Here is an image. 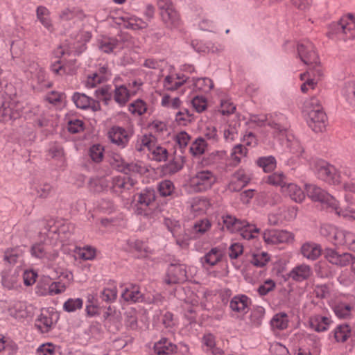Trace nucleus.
<instances>
[{
	"instance_id": "obj_16",
	"label": "nucleus",
	"mask_w": 355,
	"mask_h": 355,
	"mask_svg": "<svg viewBox=\"0 0 355 355\" xmlns=\"http://www.w3.org/2000/svg\"><path fill=\"white\" fill-rule=\"evenodd\" d=\"M251 304V299L243 294L236 295L230 301L231 311L236 317L245 315L249 311Z\"/></svg>"
},
{
	"instance_id": "obj_3",
	"label": "nucleus",
	"mask_w": 355,
	"mask_h": 355,
	"mask_svg": "<svg viewBox=\"0 0 355 355\" xmlns=\"http://www.w3.org/2000/svg\"><path fill=\"white\" fill-rule=\"evenodd\" d=\"M217 182L218 177L214 171L200 168L190 175L184 189L189 193H204L211 189Z\"/></svg>"
},
{
	"instance_id": "obj_32",
	"label": "nucleus",
	"mask_w": 355,
	"mask_h": 355,
	"mask_svg": "<svg viewBox=\"0 0 355 355\" xmlns=\"http://www.w3.org/2000/svg\"><path fill=\"white\" fill-rule=\"evenodd\" d=\"M19 273L16 269L5 270L1 273V282L4 287L12 289L17 286Z\"/></svg>"
},
{
	"instance_id": "obj_57",
	"label": "nucleus",
	"mask_w": 355,
	"mask_h": 355,
	"mask_svg": "<svg viewBox=\"0 0 355 355\" xmlns=\"http://www.w3.org/2000/svg\"><path fill=\"white\" fill-rule=\"evenodd\" d=\"M351 335L350 327L347 324L338 326L334 330V337L338 342H345Z\"/></svg>"
},
{
	"instance_id": "obj_25",
	"label": "nucleus",
	"mask_w": 355,
	"mask_h": 355,
	"mask_svg": "<svg viewBox=\"0 0 355 355\" xmlns=\"http://www.w3.org/2000/svg\"><path fill=\"white\" fill-rule=\"evenodd\" d=\"M111 76L110 71L106 66L101 67L96 72L89 75L85 81V86L88 88H94L98 84L107 80Z\"/></svg>"
},
{
	"instance_id": "obj_46",
	"label": "nucleus",
	"mask_w": 355,
	"mask_h": 355,
	"mask_svg": "<svg viewBox=\"0 0 355 355\" xmlns=\"http://www.w3.org/2000/svg\"><path fill=\"white\" fill-rule=\"evenodd\" d=\"M36 15L40 22L49 31L53 30V26L50 17L49 10L44 6H38L36 10Z\"/></svg>"
},
{
	"instance_id": "obj_55",
	"label": "nucleus",
	"mask_w": 355,
	"mask_h": 355,
	"mask_svg": "<svg viewBox=\"0 0 355 355\" xmlns=\"http://www.w3.org/2000/svg\"><path fill=\"white\" fill-rule=\"evenodd\" d=\"M116 40L111 37H103L98 42L99 49L105 53H110L118 46Z\"/></svg>"
},
{
	"instance_id": "obj_47",
	"label": "nucleus",
	"mask_w": 355,
	"mask_h": 355,
	"mask_svg": "<svg viewBox=\"0 0 355 355\" xmlns=\"http://www.w3.org/2000/svg\"><path fill=\"white\" fill-rule=\"evenodd\" d=\"M9 314L16 319H22L28 316L26 304L23 302H16L8 308Z\"/></svg>"
},
{
	"instance_id": "obj_39",
	"label": "nucleus",
	"mask_w": 355,
	"mask_h": 355,
	"mask_svg": "<svg viewBox=\"0 0 355 355\" xmlns=\"http://www.w3.org/2000/svg\"><path fill=\"white\" fill-rule=\"evenodd\" d=\"M302 254L308 259L315 260L321 254V247L315 243L307 242L301 248Z\"/></svg>"
},
{
	"instance_id": "obj_56",
	"label": "nucleus",
	"mask_w": 355,
	"mask_h": 355,
	"mask_svg": "<svg viewBox=\"0 0 355 355\" xmlns=\"http://www.w3.org/2000/svg\"><path fill=\"white\" fill-rule=\"evenodd\" d=\"M285 180L286 177L282 173H274L264 178V181L266 183L273 186L281 187V191H282V186L286 184Z\"/></svg>"
},
{
	"instance_id": "obj_14",
	"label": "nucleus",
	"mask_w": 355,
	"mask_h": 355,
	"mask_svg": "<svg viewBox=\"0 0 355 355\" xmlns=\"http://www.w3.org/2000/svg\"><path fill=\"white\" fill-rule=\"evenodd\" d=\"M155 193L153 189H146L141 192L137 198L135 197L132 208L137 214L148 215V207L155 201Z\"/></svg>"
},
{
	"instance_id": "obj_50",
	"label": "nucleus",
	"mask_w": 355,
	"mask_h": 355,
	"mask_svg": "<svg viewBox=\"0 0 355 355\" xmlns=\"http://www.w3.org/2000/svg\"><path fill=\"white\" fill-rule=\"evenodd\" d=\"M24 251L20 247L8 248L4 252L3 259L10 264H15L21 257Z\"/></svg>"
},
{
	"instance_id": "obj_24",
	"label": "nucleus",
	"mask_w": 355,
	"mask_h": 355,
	"mask_svg": "<svg viewBox=\"0 0 355 355\" xmlns=\"http://www.w3.org/2000/svg\"><path fill=\"white\" fill-rule=\"evenodd\" d=\"M348 297L345 295H340L334 300H331L330 306L333 309L335 314L340 318H344L349 315L352 306L347 304Z\"/></svg>"
},
{
	"instance_id": "obj_63",
	"label": "nucleus",
	"mask_w": 355,
	"mask_h": 355,
	"mask_svg": "<svg viewBox=\"0 0 355 355\" xmlns=\"http://www.w3.org/2000/svg\"><path fill=\"white\" fill-rule=\"evenodd\" d=\"M104 148L101 145H93L89 149V156L95 162H100L103 158Z\"/></svg>"
},
{
	"instance_id": "obj_44",
	"label": "nucleus",
	"mask_w": 355,
	"mask_h": 355,
	"mask_svg": "<svg viewBox=\"0 0 355 355\" xmlns=\"http://www.w3.org/2000/svg\"><path fill=\"white\" fill-rule=\"evenodd\" d=\"M341 94L346 102L355 110V80L345 83L342 87Z\"/></svg>"
},
{
	"instance_id": "obj_51",
	"label": "nucleus",
	"mask_w": 355,
	"mask_h": 355,
	"mask_svg": "<svg viewBox=\"0 0 355 355\" xmlns=\"http://www.w3.org/2000/svg\"><path fill=\"white\" fill-rule=\"evenodd\" d=\"M161 105L166 108L177 110L180 107L182 102L178 96L163 94Z\"/></svg>"
},
{
	"instance_id": "obj_42",
	"label": "nucleus",
	"mask_w": 355,
	"mask_h": 355,
	"mask_svg": "<svg viewBox=\"0 0 355 355\" xmlns=\"http://www.w3.org/2000/svg\"><path fill=\"white\" fill-rule=\"evenodd\" d=\"M189 83L192 82L193 90L196 92H201L207 93L214 87L212 80L208 78H192L191 80H189Z\"/></svg>"
},
{
	"instance_id": "obj_29",
	"label": "nucleus",
	"mask_w": 355,
	"mask_h": 355,
	"mask_svg": "<svg viewBox=\"0 0 355 355\" xmlns=\"http://www.w3.org/2000/svg\"><path fill=\"white\" fill-rule=\"evenodd\" d=\"M202 347L207 355H223L224 352L216 346V340L211 334H205L202 339Z\"/></svg>"
},
{
	"instance_id": "obj_30",
	"label": "nucleus",
	"mask_w": 355,
	"mask_h": 355,
	"mask_svg": "<svg viewBox=\"0 0 355 355\" xmlns=\"http://www.w3.org/2000/svg\"><path fill=\"white\" fill-rule=\"evenodd\" d=\"M112 142L124 147L128 142L129 136L128 132L119 126H113L108 132Z\"/></svg>"
},
{
	"instance_id": "obj_1",
	"label": "nucleus",
	"mask_w": 355,
	"mask_h": 355,
	"mask_svg": "<svg viewBox=\"0 0 355 355\" xmlns=\"http://www.w3.org/2000/svg\"><path fill=\"white\" fill-rule=\"evenodd\" d=\"M59 234L53 230L47 234V238L42 243H35L32 245L31 253L33 257L42 259L49 266L56 261L62 244L58 240Z\"/></svg>"
},
{
	"instance_id": "obj_8",
	"label": "nucleus",
	"mask_w": 355,
	"mask_h": 355,
	"mask_svg": "<svg viewBox=\"0 0 355 355\" xmlns=\"http://www.w3.org/2000/svg\"><path fill=\"white\" fill-rule=\"evenodd\" d=\"M196 272L195 267L172 263L166 270L164 282L167 284H182L190 280Z\"/></svg>"
},
{
	"instance_id": "obj_7",
	"label": "nucleus",
	"mask_w": 355,
	"mask_h": 355,
	"mask_svg": "<svg viewBox=\"0 0 355 355\" xmlns=\"http://www.w3.org/2000/svg\"><path fill=\"white\" fill-rule=\"evenodd\" d=\"M328 36L347 40L355 39V15L347 14L343 16L338 22L329 26Z\"/></svg>"
},
{
	"instance_id": "obj_41",
	"label": "nucleus",
	"mask_w": 355,
	"mask_h": 355,
	"mask_svg": "<svg viewBox=\"0 0 355 355\" xmlns=\"http://www.w3.org/2000/svg\"><path fill=\"white\" fill-rule=\"evenodd\" d=\"M166 225L168 227V230L171 231L173 236L176 239L177 243L182 248H184L188 245V240L189 236H184L182 238L180 237V232L182 230V228L180 225L178 224V222H175L174 225L173 224V222L169 220L166 219L165 221Z\"/></svg>"
},
{
	"instance_id": "obj_53",
	"label": "nucleus",
	"mask_w": 355,
	"mask_h": 355,
	"mask_svg": "<svg viewBox=\"0 0 355 355\" xmlns=\"http://www.w3.org/2000/svg\"><path fill=\"white\" fill-rule=\"evenodd\" d=\"M76 258L83 260H92L96 257V250L91 246L76 248L74 250Z\"/></svg>"
},
{
	"instance_id": "obj_4",
	"label": "nucleus",
	"mask_w": 355,
	"mask_h": 355,
	"mask_svg": "<svg viewBox=\"0 0 355 355\" xmlns=\"http://www.w3.org/2000/svg\"><path fill=\"white\" fill-rule=\"evenodd\" d=\"M303 112L308 125L315 132L325 130L327 117L322 110L320 100L313 96L304 103Z\"/></svg>"
},
{
	"instance_id": "obj_64",
	"label": "nucleus",
	"mask_w": 355,
	"mask_h": 355,
	"mask_svg": "<svg viewBox=\"0 0 355 355\" xmlns=\"http://www.w3.org/2000/svg\"><path fill=\"white\" fill-rule=\"evenodd\" d=\"M97 97L103 101L105 105H108L112 100V92L110 91V87L103 86L96 91Z\"/></svg>"
},
{
	"instance_id": "obj_52",
	"label": "nucleus",
	"mask_w": 355,
	"mask_h": 355,
	"mask_svg": "<svg viewBox=\"0 0 355 355\" xmlns=\"http://www.w3.org/2000/svg\"><path fill=\"white\" fill-rule=\"evenodd\" d=\"M265 315V309L257 306L253 308L250 315V324L254 327H259Z\"/></svg>"
},
{
	"instance_id": "obj_10",
	"label": "nucleus",
	"mask_w": 355,
	"mask_h": 355,
	"mask_svg": "<svg viewBox=\"0 0 355 355\" xmlns=\"http://www.w3.org/2000/svg\"><path fill=\"white\" fill-rule=\"evenodd\" d=\"M297 54L302 62L315 68L319 66V57L313 44L309 40L300 42L297 46Z\"/></svg>"
},
{
	"instance_id": "obj_21",
	"label": "nucleus",
	"mask_w": 355,
	"mask_h": 355,
	"mask_svg": "<svg viewBox=\"0 0 355 355\" xmlns=\"http://www.w3.org/2000/svg\"><path fill=\"white\" fill-rule=\"evenodd\" d=\"M320 233L327 237L331 242L337 245H343L346 243V231L340 230L331 225H323L320 228Z\"/></svg>"
},
{
	"instance_id": "obj_61",
	"label": "nucleus",
	"mask_w": 355,
	"mask_h": 355,
	"mask_svg": "<svg viewBox=\"0 0 355 355\" xmlns=\"http://www.w3.org/2000/svg\"><path fill=\"white\" fill-rule=\"evenodd\" d=\"M158 190L161 196H169L173 193L175 187L171 181L164 180L159 184Z\"/></svg>"
},
{
	"instance_id": "obj_62",
	"label": "nucleus",
	"mask_w": 355,
	"mask_h": 355,
	"mask_svg": "<svg viewBox=\"0 0 355 355\" xmlns=\"http://www.w3.org/2000/svg\"><path fill=\"white\" fill-rule=\"evenodd\" d=\"M207 144L202 138L197 139L190 147V152L193 155H199L204 153Z\"/></svg>"
},
{
	"instance_id": "obj_6",
	"label": "nucleus",
	"mask_w": 355,
	"mask_h": 355,
	"mask_svg": "<svg viewBox=\"0 0 355 355\" xmlns=\"http://www.w3.org/2000/svg\"><path fill=\"white\" fill-rule=\"evenodd\" d=\"M223 229L230 232H240L241 236L247 240L253 239L258 236L260 229L255 225L250 224L245 220H242L236 217L225 214L222 217Z\"/></svg>"
},
{
	"instance_id": "obj_23",
	"label": "nucleus",
	"mask_w": 355,
	"mask_h": 355,
	"mask_svg": "<svg viewBox=\"0 0 355 355\" xmlns=\"http://www.w3.org/2000/svg\"><path fill=\"white\" fill-rule=\"evenodd\" d=\"M111 164L119 171L124 173H132L133 174L141 173L142 168L137 164H127L119 155H114L111 161Z\"/></svg>"
},
{
	"instance_id": "obj_36",
	"label": "nucleus",
	"mask_w": 355,
	"mask_h": 355,
	"mask_svg": "<svg viewBox=\"0 0 355 355\" xmlns=\"http://www.w3.org/2000/svg\"><path fill=\"white\" fill-rule=\"evenodd\" d=\"M160 15L163 22L168 28H175L179 26L180 24V16L174 8L162 11Z\"/></svg>"
},
{
	"instance_id": "obj_13",
	"label": "nucleus",
	"mask_w": 355,
	"mask_h": 355,
	"mask_svg": "<svg viewBox=\"0 0 355 355\" xmlns=\"http://www.w3.org/2000/svg\"><path fill=\"white\" fill-rule=\"evenodd\" d=\"M122 297L125 301L132 302H145L146 303H158L162 301V297L159 294L150 296L142 294L139 287L136 285H130L125 288L122 293Z\"/></svg>"
},
{
	"instance_id": "obj_33",
	"label": "nucleus",
	"mask_w": 355,
	"mask_h": 355,
	"mask_svg": "<svg viewBox=\"0 0 355 355\" xmlns=\"http://www.w3.org/2000/svg\"><path fill=\"white\" fill-rule=\"evenodd\" d=\"M121 19L125 27L133 30L143 29L148 26L147 21L130 13H125L121 16Z\"/></svg>"
},
{
	"instance_id": "obj_17",
	"label": "nucleus",
	"mask_w": 355,
	"mask_h": 355,
	"mask_svg": "<svg viewBox=\"0 0 355 355\" xmlns=\"http://www.w3.org/2000/svg\"><path fill=\"white\" fill-rule=\"evenodd\" d=\"M141 86V83L134 81L128 85V88L125 85L116 86L114 91V99L119 105H124L130 96L135 95Z\"/></svg>"
},
{
	"instance_id": "obj_18",
	"label": "nucleus",
	"mask_w": 355,
	"mask_h": 355,
	"mask_svg": "<svg viewBox=\"0 0 355 355\" xmlns=\"http://www.w3.org/2000/svg\"><path fill=\"white\" fill-rule=\"evenodd\" d=\"M21 107L14 101H3L0 97V122L6 123L20 116Z\"/></svg>"
},
{
	"instance_id": "obj_9",
	"label": "nucleus",
	"mask_w": 355,
	"mask_h": 355,
	"mask_svg": "<svg viewBox=\"0 0 355 355\" xmlns=\"http://www.w3.org/2000/svg\"><path fill=\"white\" fill-rule=\"evenodd\" d=\"M311 167L319 179L330 184H338L343 181V177L337 169L324 160L314 162Z\"/></svg>"
},
{
	"instance_id": "obj_43",
	"label": "nucleus",
	"mask_w": 355,
	"mask_h": 355,
	"mask_svg": "<svg viewBox=\"0 0 355 355\" xmlns=\"http://www.w3.org/2000/svg\"><path fill=\"white\" fill-rule=\"evenodd\" d=\"M290 340L294 345H297L298 347L306 345L311 346L314 343V337L304 331L296 332L291 336Z\"/></svg>"
},
{
	"instance_id": "obj_11",
	"label": "nucleus",
	"mask_w": 355,
	"mask_h": 355,
	"mask_svg": "<svg viewBox=\"0 0 355 355\" xmlns=\"http://www.w3.org/2000/svg\"><path fill=\"white\" fill-rule=\"evenodd\" d=\"M297 212L298 209L295 206H282L268 214V223L272 225H276L293 221L296 218Z\"/></svg>"
},
{
	"instance_id": "obj_45",
	"label": "nucleus",
	"mask_w": 355,
	"mask_h": 355,
	"mask_svg": "<svg viewBox=\"0 0 355 355\" xmlns=\"http://www.w3.org/2000/svg\"><path fill=\"white\" fill-rule=\"evenodd\" d=\"M155 352L159 355L171 354L176 350V346L166 338H162L154 346Z\"/></svg>"
},
{
	"instance_id": "obj_26",
	"label": "nucleus",
	"mask_w": 355,
	"mask_h": 355,
	"mask_svg": "<svg viewBox=\"0 0 355 355\" xmlns=\"http://www.w3.org/2000/svg\"><path fill=\"white\" fill-rule=\"evenodd\" d=\"M282 192L295 202L300 203L305 199L302 188L295 183H288L282 186Z\"/></svg>"
},
{
	"instance_id": "obj_35",
	"label": "nucleus",
	"mask_w": 355,
	"mask_h": 355,
	"mask_svg": "<svg viewBox=\"0 0 355 355\" xmlns=\"http://www.w3.org/2000/svg\"><path fill=\"white\" fill-rule=\"evenodd\" d=\"M73 101L77 107L87 109L92 107L94 110L99 109V105L94 100L83 94L76 93L72 97Z\"/></svg>"
},
{
	"instance_id": "obj_34",
	"label": "nucleus",
	"mask_w": 355,
	"mask_h": 355,
	"mask_svg": "<svg viewBox=\"0 0 355 355\" xmlns=\"http://www.w3.org/2000/svg\"><path fill=\"white\" fill-rule=\"evenodd\" d=\"M156 141L155 137L151 134L139 136L135 144V149L147 155Z\"/></svg>"
},
{
	"instance_id": "obj_20",
	"label": "nucleus",
	"mask_w": 355,
	"mask_h": 355,
	"mask_svg": "<svg viewBox=\"0 0 355 355\" xmlns=\"http://www.w3.org/2000/svg\"><path fill=\"white\" fill-rule=\"evenodd\" d=\"M136 184V180L128 173L115 176L112 179V189L114 193L121 195L127 191L130 190Z\"/></svg>"
},
{
	"instance_id": "obj_60",
	"label": "nucleus",
	"mask_w": 355,
	"mask_h": 355,
	"mask_svg": "<svg viewBox=\"0 0 355 355\" xmlns=\"http://www.w3.org/2000/svg\"><path fill=\"white\" fill-rule=\"evenodd\" d=\"M83 300L80 298H69L63 305V309L67 312H73L83 307Z\"/></svg>"
},
{
	"instance_id": "obj_5",
	"label": "nucleus",
	"mask_w": 355,
	"mask_h": 355,
	"mask_svg": "<svg viewBox=\"0 0 355 355\" xmlns=\"http://www.w3.org/2000/svg\"><path fill=\"white\" fill-rule=\"evenodd\" d=\"M211 299V292L205 288H200L197 293L191 292L187 296L183 304L185 316L192 321L195 319L196 312L209 309V302Z\"/></svg>"
},
{
	"instance_id": "obj_28",
	"label": "nucleus",
	"mask_w": 355,
	"mask_h": 355,
	"mask_svg": "<svg viewBox=\"0 0 355 355\" xmlns=\"http://www.w3.org/2000/svg\"><path fill=\"white\" fill-rule=\"evenodd\" d=\"M250 180L248 174L243 170H239L234 174L228 188L230 191H239L249 182Z\"/></svg>"
},
{
	"instance_id": "obj_22",
	"label": "nucleus",
	"mask_w": 355,
	"mask_h": 355,
	"mask_svg": "<svg viewBox=\"0 0 355 355\" xmlns=\"http://www.w3.org/2000/svg\"><path fill=\"white\" fill-rule=\"evenodd\" d=\"M225 254L224 248L221 246L212 248L201 259L200 262L205 268L214 266L222 261Z\"/></svg>"
},
{
	"instance_id": "obj_37",
	"label": "nucleus",
	"mask_w": 355,
	"mask_h": 355,
	"mask_svg": "<svg viewBox=\"0 0 355 355\" xmlns=\"http://www.w3.org/2000/svg\"><path fill=\"white\" fill-rule=\"evenodd\" d=\"M209 200L204 197L193 198L191 202V212L193 216L205 214L210 207Z\"/></svg>"
},
{
	"instance_id": "obj_38",
	"label": "nucleus",
	"mask_w": 355,
	"mask_h": 355,
	"mask_svg": "<svg viewBox=\"0 0 355 355\" xmlns=\"http://www.w3.org/2000/svg\"><path fill=\"white\" fill-rule=\"evenodd\" d=\"M312 274L311 268L306 264H300L293 268L289 272V277L297 282L308 279Z\"/></svg>"
},
{
	"instance_id": "obj_58",
	"label": "nucleus",
	"mask_w": 355,
	"mask_h": 355,
	"mask_svg": "<svg viewBox=\"0 0 355 355\" xmlns=\"http://www.w3.org/2000/svg\"><path fill=\"white\" fill-rule=\"evenodd\" d=\"M270 259V256L266 252L254 253L252 257L251 263L257 267L265 266Z\"/></svg>"
},
{
	"instance_id": "obj_40",
	"label": "nucleus",
	"mask_w": 355,
	"mask_h": 355,
	"mask_svg": "<svg viewBox=\"0 0 355 355\" xmlns=\"http://www.w3.org/2000/svg\"><path fill=\"white\" fill-rule=\"evenodd\" d=\"M288 316L284 313L275 314L270 320V324L272 331L275 334L286 329L288 326Z\"/></svg>"
},
{
	"instance_id": "obj_49",
	"label": "nucleus",
	"mask_w": 355,
	"mask_h": 355,
	"mask_svg": "<svg viewBox=\"0 0 355 355\" xmlns=\"http://www.w3.org/2000/svg\"><path fill=\"white\" fill-rule=\"evenodd\" d=\"M248 154V150L243 144H237L234 146L230 153V160L231 164L233 166H237L243 158L246 157Z\"/></svg>"
},
{
	"instance_id": "obj_2",
	"label": "nucleus",
	"mask_w": 355,
	"mask_h": 355,
	"mask_svg": "<svg viewBox=\"0 0 355 355\" xmlns=\"http://www.w3.org/2000/svg\"><path fill=\"white\" fill-rule=\"evenodd\" d=\"M305 189L309 198L313 200L319 201L327 205V207L331 208L340 216L349 220H355V210L347 207L345 209H340L337 200L331 195L325 192L321 188L315 184H306Z\"/></svg>"
},
{
	"instance_id": "obj_19",
	"label": "nucleus",
	"mask_w": 355,
	"mask_h": 355,
	"mask_svg": "<svg viewBox=\"0 0 355 355\" xmlns=\"http://www.w3.org/2000/svg\"><path fill=\"white\" fill-rule=\"evenodd\" d=\"M58 318L57 313L49 309H43L36 319L35 325L41 333H47L52 329Z\"/></svg>"
},
{
	"instance_id": "obj_27",
	"label": "nucleus",
	"mask_w": 355,
	"mask_h": 355,
	"mask_svg": "<svg viewBox=\"0 0 355 355\" xmlns=\"http://www.w3.org/2000/svg\"><path fill=\"white\" fill-rule=\"evenodd\" d=\"M189 78L184 75L172 73L164 78L163 86L166 90L173 91L178 89L183 83L189 81Z\"/></svg>"
},
{
	"instance_id": "obj_31",
	"label": "nucleus",
	"mask_w": 355,
	"mask_h": 355,
	"mask_svg": "<svg viewBox=\"0 0 355 355\" xmlns=\"http://www.w3.org/2000/svg\"><path fill=\"white\" fill-rule=\"evenodd\" d=\"M309 324L315 331H326L331 324V320L327 315H315L310 318Z\"/></svg>"
},
{
	"instance_id": "obj_15",
	"label": "nucleus",
	"mask_w": 355,
	"mask_h": 355,
	"mask_svg": "<svg viewBox=\"0 0 355 355\" xmlns=\"http://www.w3.org/2000/svg\"><path fill=\"white\" fill-rule=\"evenodd\" d=\"M322 76V70L320 67L313 68L301 73L300 78L303 82L300 87L302 92L306 93L314 89Z\"/></svg>"
},
{
	"instance_id": "obj_54",
	"label": "nucleus",
	"mask_w": 355,
	"mask_h": 355,
	"mask_svg": "<svg viewBox=\"0 0 355 355\" xmlns=\"http://www.w3.org/2000/svg\"><path fill=\"white\" fill-rule=\"evenodd\" d=\"M257 164L263 168L264 172H271L276 168V159L272 156L262 157L258 159Z\"/></svg>"
},
{
	"instance_id": "obj_48",
	"label": "nucleus",
	"mask_w": 355,
	"mask_h": 355,
	"mask_svg": "<svg viewBox=\"0 0 355 355\" xmlns=\"http://www.w3.org/2000/svg\"><path fill=\"white\" fill-rule=\"evenodd\" d=\"M147 156L150 159L157 162L165 161L168 156V151L166 148L158 144L157 141L152 147Z\"/></svg>"
},
{
	"instance_id": "obj_12",
	"label": "nucleus",
	"mask_w": 355,
	"mask_h": 355,
	"mask_svg": "<svg viewBox=\"0 0 355 355\" xmlns=\"http://www.w3.org/2000/svg\"><path fill=\"white\" fill-rule=\"evenodd\" d=\"M263 239L266 245L289 244L293 242L295 235L287 230H266L263 232Z\"/></svg>"
},
{
	"instance_id": "obj_59",
	"label": "nucleus",
	"mask_w": 355,
	"mask_h": 355,
	"mask_svg": "<svg viewBox=\"0 0 355 355\" xmlns=\"http://www.w3.org/2000/svg\"><path fill=\"white\" fill-rule=\"evenodd\" d=\"M128 110L132 114L140 116L146 112L147 105L144 101L138 99L130 104Z\"/></svg>"
}]
</instances>
